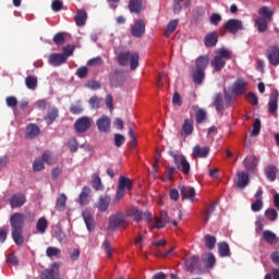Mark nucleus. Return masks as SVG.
<instances>
[{"instance_id":"13d9d810","label":"nucleus","mask_w":279,"mask_h":279,"mask_svg":"<svg viewBox=\"0 0 279 279\" xmlns=\"http://www.w3.org/2000/svg\"><path fill=\"white\" fill-rule=\"evenodd\" d=\"M70 112L72 114H82V112H84V108H82V105L77 102L76 105H72L70 107Z\"/></svg>"},{"instance_id":"4be33fe9","label":"nucleus","mask_w":279,"mask_h":279,"mask_svg":"<svg viewBox=\"0 0 279 279\" xmlns=\"http://www.w3.org/2000/svg\"><path fill=\"white\" fill-rule=\"evenodd\" d=\"M110 202H111L110 196L102 195L99 197L98 202L96 203V208H98L100 213H106V210L110 208Z\"/></svg>"},{"instance_id":"ddd939ff","label":"nucleus","mask_w":279,"mask_h":279,"mask_svg":"<svg viewBox=\"0 0 279 279\" xmlns=\"http://www.w3.org/2000/svg\"><path fill=\"white\" fill-rule=\"evenodd\" d=\"M25 202H27L25 194L16 193L11 196L10 206L11 208H21V206L25 205Z\"/></svg>"},{"instance_id":"0e129e2a","label":"nucleus","mask_w":279,"mask_h":279,"mask_svg":"<svg viewBox=\"0 0 279 279\" xmlns=\"http://www.w3.org/2000/svg\"><path fill=\"white\" fill-rule=\"evenodd\" d=\"M209 21H210L211 25L217 26V25H219V23H221V15L219 13H214L209 17Z\"/></svg>"},{"instance_id":"cd10ccee","label":"nucleus","mask_w":279,"mask_h":279,"mask_svg":"<svg viewBox=\"0 0 279 279\" xmlns=\"http://www.w3.org/2000/svg\"><path fill=\"white\" fill-rule=\"evenodd\" d=\"M269 23H271L270 21H267L266 19L264 17H257L255 20V26L257 28V32L259 34H263L265 32H267V28H269Z\"/></svg>"},{"instance_id":"4468645a","label":"nucleus","mask_w":279,"mask_h":279,"mask_svg":"<svg viewBox=\"0 0 279 279\" xmlns=\"http://www.w3.org/2000/svg\"><path fill=\"white\" fill-rule=\"evenodd\" d=\"M48 62L51 66H61V64H66V56L63 53H51L48 57Z\"/></svg>"},{"instance_id":"4c0bfd02","label":"nucleus","mask_w":279,"mask_h":279,"mask_svg":"<svg viewBox=\"0 0 279 279\" xmlns=\"http://www.w3.org/2000/svg\"><path fill=\"white\" fill-rule=\"evenodd\" d=\"M92 186L95 189V191H104V183H101V178H99V174L92 175Z\"/></svg>"},{"instance_id":"e433bc0d","label":"nucleus","mask_w":279,"mask_h":279,"mask_svg":"<svg viewBox=\"0 0 279 279\" xmlns=\"http://www.w3.org/2000/svg\"><path fill=\"white\" fill-rule=\"evenodd\" d=\"M49 226V222H47V218L41 217L38 219L36 223V229L39 231L40 234H45L47 232V228Z\"/></svg>"},{"instance_id":"37998d69","label":"nucleus","mask_w":279,"mask_h":279,"mask_svg":"<svg viewBox=\"0 0 279 279\" xmlns=\"http://www.w3.org/2000/svg\"><path fill=\"white\" fill-rule=\"evenodd\" d=\"M218 252L222 258H226V256H230V246L226 242H220L218 244Z\"/></svg>"},{"instance_id":"58836bf2","label":"nucleus","mask_w":279,"mask_h":279,"mask_svg":"<svg viewBox=\"0 0 279 279\" xmlns=\"http://www.w3.org/2000/svg\"><path fill=\"white\" fill-rule=\"evenodd\" d=\"M197 263H199V258L197 256H192L185 260V268L187 271H193L195 267H197Z\"/></svg>"},{"instance_id":"052dcab7","label":"nucleus","mask_w":279,"mask_h":279,"mask_svg":"<svg viewBox=\"0 0 279 279\" xmlns=\"http://www.w3.org/2000/svg\"><path fill=\"white\" fill-rule=\"evenodd\" d=\"M54 236L57 240H59L60 243H62V241L66 239V234L64 233V231H62L61 228L56 229Z\"/></svg>"},{"instance_id":"c9c22d12","label":"nucleus","mask_w":279,"mask_h":279,"mask_svg":"<svg viewBox=\"0 0 279 279\" xmlns=\"http://www.w3.org/2000/svg\"><path fill=\"white\" fill-rule=\"evenodd\" d=\"M178 25H179L178 20H172L168 23L165 29L166 38H169V36H171L175 32V29H178Z\"/></svg>"},{"instance_id":"6e6d98bb","label":"nucleus","mask_w":279,"mask_h":279,"mask_svg":"<svg viewBox=\"0 0 279 279\" xmlns=\"http://www.w3.org/2000/svg\"><path fill=\"white\" fill-rule=\"evenodd\" d=\"M204 263H205V266L210 268L215 265V263H217V259L215 258V255H213V253H208L206 255V258H204Z\"/></svg>"},{"instance_id":"1a4fd4ad","label":"nucleus","mask_w":279,"mask_h":279,"mask_svg":"<svg viewBox=\"0 0 279 279\" xmlns=\"http://www.w3.org/2000/svg\"><path fill=\"white\" fill-rule=\"evenodd\" d=\"M92 123L93 121L90 118L82 117L75 121L74 130H76L78 134H84V132H88V130H90Z\"/></svg>"},{"instance_id":"a878e982","label":"nucleus","mask_w":279,"mask_h":279,"mask_svg":"<svg viewBox=\"0 0 279 279\" xmlns=\"http://www.w3.org/2000/svg\"><path fill=\"white\" fill-rule=\"evenodd\" d=\"M74 21L77 27H84V25H86V21H88V13L84 10H78L74 16Z\"/></svg>"},{"instance_id":"603ef678","label":"nucleus","mask_w":279,"mask_h":279,"mask_svg":"<svg viewBox=\"0 0 279 279\" xmlns=\"http://www.w3.org/2000/svg\"><path fill=\"white\" fill-rule=\"evenodd\" d=\"M102 250L104 252H106L108 258H112V252H114V250L112 248V244H110L108 240L104 241Z\"/></svg>"},{"instance_id":"a211bd4d","label":"nucleus","mask_w":279,"mask_h":279,"mask_svg":"<svg viewBox=\"0 0 279 279\" xmlns=\"http://www.w3.org/2000/svg\"><path fill=\"white\" fill-rule=\"evenodd\" d=\"M278 90H275L270 94L269 102H268V112L272 116H276L278 112Z\"/></svg>"},{"instance_id":"e2e57ef3","label":"nucleus","mask_w":279,"mask_h":279,"mask_svg":"<svg viewBox=\"0 0 279 279\" xmlns=\"http://www.w3.org/2000/svg\"><path fill=\"white\" fill-rule=\"evenodd\" d=\"M76 75L81 80H84V77H86V75H88V68H86V66L78 68L76 71Z\"/></svg>"},{"instance_id":"79ce46f5","label":"nucleus","mask_w":279,"mask_h":279,"mask_svg":"<svg viewBox=\"0 0 279 279\" xmlns=\"http://www.w3.org/2000/svg\"><path fill=\"white\" fill-rule=\"evenodd\" d=\"M218 36L217 34L210 33L205 37V46L206 47H215L217 45Z\"/></svg>"},{"instance_id":"774afa93","label":"nucleus","mask_w":279,"mask_h":279,"mask_svg":"<svg viewBox=\"0 0 279 279\" xmlns=\"http://www.w3.org/2000/svg\"><path fill=\"white\" fill-rule=\"evenodd\" d=\"M53 43L56 45H62L64 43V34L59 33V34L54 35Z\"/></svg>"},{"instance_id":"c85d7f7f","label":"nucleus","mask_w":279,"mask_h":279,"mask_svg":"<svg viewBox=\"0 0 279 279\" xmlns=\"http://www.w3.org/2000/svg\"><path fill=\"white\" fill-rule=\"evenodd\" d=\"M90 203V187L84 186L80 194V204L82 206H86V204Z\"/></svg>"},{"instance_id":"a18cd8bd","label":"nucleus","mask_w":279,"mask_h":279,"mask_svg":"<svg viewBox=\"0 0 279 279\" xmlns=\"http://www.w3.org/2000/svg\"><path fill=\"white\" fill-rule=\"evenodd\" d=\"M26 88H29V90H36V87L38 86V78L36 76H27L25 80Z\"/></svg>"},{"instance_id":"9d476101","label":"nucleus","mask_w":279,"mask_h":279,"mask_svg":"<svg viewBox=\"0 0 279 279\" xmlns=\"http://www.w3.org/2000/svg\"><path fill=\"white\" fill-rule=\"evenodd\" d=\"M265 56L271 66L279 65V48H278V46L268 47Z\"/></svg>"},{"instance_id":"c756f323","label":"nucleus","mask_w":279,"mask_h":279,"mask_svg":"<svg viewBox=\"0 0 279 279\" xmlns=\"http://www.w3.org/2000/svg\"><path fill=\"white\" fill-rule=\"evenodd\" d=\"M263 239L269 244V245H276L278 243V236L274 233L271 230H265L263 232Z\"/></svg>"},{"instance_id":"09e8293b","label":"nucleus","mask_w":279,"mask_h":279,"mask_svg":"<svg viewBox=\"0 0 279 279\" xmlns=\"http://www.w3.org/2000/svg\"><path fill=\"white\" fill-rule=\"evenodd\" d=\"M62 254V251L56 246H49L46 250V255L48 258H53V256H60Z\"/></svg>"},{"instance_id":"b1692460","label":"nucleus","mask_w":279,"mask_h":279,"mask_svg":"<svg viewBox=\"0 0 279 279\" xmlns=\"http://www.w3.org/2000/svg\"><path fill=\"white\" fill-rule=\"evenodd\" d=\"M82 217L84 219L85 226L88 230V232H93L94 228H95V220L93 219V214H90V211L88 209H85L82 213Z\"/></svg>"},{"instance_id":"423d86ee","label":"nucleus","mask_w":279,"mask_h":279,"mask_svg":"<svg viewBox=\"0 0 279 279\" xmlns=\"http://www.w3.org/2000/svg\"><path fill=\"white\" fill-rule=\"evenodd\" d=\"M133 187H134V181H132L128 177H123V175L120 177L119 182H118V190H117L114 202H121V199H123V197H125V192L132 191Z\"/></svg>"},{"instance_id":"2f4dec72","label":"nucleus","mask_w":279,"mask_h":279,"mask_svg":"<svg viewBox=\"0 0 279 279\" xmlns=\"http://www.w3.org/2000/svg\"><path fill=\"white\" fill-rule=\"evenodd\" d=\"M209 59L206 56H201L196 59V71L206 72V68L208 66Z\"/></svg>"},{"instance_id":"39448f33","label":"nucleus","mask_w":279,"mask_h":279,"mask_svg":"<svg viewBox=\"0 0 279 279\" xmlns=\"http://www.w3.org/2000/svg\"><path fill=\"white\" fill-rule=\"evenodd\" d=\"M118 62L121 66H128L130 64L132 71L138 68V54L136 52H120L118 54Z\"/></svg>"},{"instance_id":"f257e3e1","label":"nucleus","mask_w":279,"mask_h":279,"mask_svg":"<svg viewBox=\"0 0 279 279\" xmlns=\"http://www.w3.org/2000/svg\"><path fill=\"white\" fill-rule=\"evenodd\" d=\"M131 216L133 217L134 221H137V223L144 219L150 230H160V228H165V220H162V218L153 216L149 211L143 214V211L133 208L131 210Z\"/></svg>"},{"instance_id":"9b49d317","label":"nucleus","mask_w":279,"mask_h":279,"mask_svg":"<svg viewBox=\"0 0 279 279\" xmlns=\"http://www.w3.org/2000/svg\"><path fill=\"white\" fill-rule=\"evenodd\" d=\"M41 279H60V263H52L49 269H46Z\"/></svg>"},{"instance_id":"ea45409f","label":"nucleus","mask_w":279,"mask_h":279,"mask_svg":"<svg viewBox=\"0 0 279 279\" xmlns=\"http://www.w3.org/2000/svg\"><path fill=\"white\" fill-rule=\"evenodd\" d=\"M204 241L205 247H207V250H215V245H217V238L210 234H206L204 236Z\"/></svg>"},{"instance_id":"473e14b6","label":"nucleus","mask_w":279,"mask_h":279,"mask_svg":"<svg viewBox=\"0 0 279 279\" xmlns=\"http://www.w3.org/2000/svg\"><path fill=\"white\" fill-rule=\"evenodd\" d=\"M66 208V194H60L59 197L57 198L56 203V210L58 213L64 211Z\"/></svg>"},{"instance_id":"69168bd1","label":"nucleus","mask_w":279,"mask_h":279,"mask_svg":"<svg viewBox=\"0 0 279 279\" xmlns=\"http://www.w3.org/2000/svg\"><path fill=\"white\" fill-rule=\"evenodd\" d=\"M68 147L70 151H77V147H80V144L77 143V140L72 138L68 143Z\"/></svg>"},{"instance_id":"6e6552de","label":"nucleus","mask_w":279,"mask_h":279,"mask_svg":"<svg viewBox=\"0 0 279 279\" xmlns=\"http://www.w3.org/2000/svg\"><path fill=\"white\" fill-rule=\"evenodd\" d=\"M171 156L174 160V165L177 166V168L180 169V171H182V173H184L185 175H189V173H191V163L189 162L186 157L184 155H177L174 153H171Z\"/></svg>"},{"instance_id":"7ed1b4c3","label":"nucleus","mask_w":279,"mask_h":279,"mask_svg":"<svg viewBox=\"0 0 279 279\" xmlns=\"http://www.w3.org/2000/svg\"><path fill=\"white\" fill-rule=\"evenodd\" d=\"M232 58L230 50L226 48H220L216 51L215 58L211 60L210 64L214 71H221L226 66V61Z\"/></svg>"},{"instance_id":"a19ab883","label":"nucleus","mask_w":279,"mask_h":279,"mask_svg":"<svg viewBox=\"0 0 279 279\" xmlns=\"http://www.w3.org/2000/svg\"><path fill=\"white\" fill-rule=\"evenodd\" d=\"M111 84L112 86H121L123 84V73L113 72V74L111 75Z\"/></svg>"},{"instance_id":"412c9836","label":"nucleus","mask_w":279,"mask_h":279,"mask_svg":"<svg viewBox=\"0 0 279 279\" xmlns=\"http://www.w3.org/2000/svg\"><path fill=\"white\" fill-rule=\"evenodd\" d=\"M181 196L183 199H190V202L193 204L195 202V189L191 186L182 185L180 187Z\"/></svg>"},{"instance_id":"dca6fc26","label":"nucleus","mask_w":279,"mask_h":279,"mask_svg":"<svg viewBox=\"0 0 279 279\" xmlns=\"http://www.w3.org/2000/svg\"><path fill=\"white\" fill-rule=\"evenodd\" d=\"M131 34L134 38H141L145 34V21L137 20L131 28Z\"/></svg>"},{"instance_id":"2eb2a0df","label":"nucleus","mask_w":279,"mask_h":279,"mask_svg":"<svg viewBox=\"0 0 279 279\" xmlns=\"http://www.w3.org/2000/svg\"><path fill=\"white\" fill-rule=\"evenodd\" d=\"M193 119H185L181 126L180 135L182 136V138H187V136H191V134H193Z\"/></svg>"},{"instance_id":"f3484780","label":"nucleus","mask_w":279,"mask_h":279,"mask_svg":"<svg viewBox=\"0 0 279 279\" xmlns=\"http://www.w3.org/2000/svg\"><path fill=\"white\" fill-rule=\"evenodd\" d=\"M125 221L123 213L116 214L109 218V230H117Z\"/></svg>"},{"instance_id":"680f3d73","label":"nucleus","mask_w":279,"mask_h":279,"mask_svg":"<svg viewBox=\"0 0 279 279\" xmlns=\"http://www.w3.org/2000/svg\"><path fill=\"white\" fill-rule=\"evenodd\" d=\"M62 0H53L51 3V9L53 12H60V10H62Z\"/></svg>"},{"instance_id":"49530a36","label":"nucleus","mask_w":279,"mask_h":279,"mask_svg":"<svg viewBox=\"0 0 279 279\" xmlns=\"http://www.w3.org/2000/svg\"><path fill=\"white\" fill-rule=\"evenodd\" d=\"M206 77V72L202 70H195L193 73V82L194 84H202Z\"/></svg>"},{"instance_id":"f03ea898","label":"nucleus","mask_w":279,"mask_h":279,"mask_svg":"<svg viewBox=\"0 0 279 279\" xmlns=\"http://www.w3.org/2000/svg\"><path fill=\"white\" fill-rule=\"evenodd\" d=\"M10 223L14 243L23 245V226H25V216L21 213H15L11 216Z\"/></svg>"},{"instance_id":"c03bdc74","label":"nucleus","mask_w":279,"mask_h":279,"mask_svg":"<svg viewBox=\"0 0 279 279\" xmlns=\"http://www.w3.org/2000/svg\"><path fill=\"white\" fill-rule=\"evenodd\" d=\"M193 110L196 111V123H204V121H206V110L197 108V107H193Z\"/></svg>"},{"instance_id":"bf43d9fd","label":"nucleus","mask_w":279,"mask_h":279,"mask_svg":"<svg viewBox=\"0 0 279 279\" xmlns=\"http://www.w3.org/2000/svg\"><path fill=\"white\" fill-rule=\"evenodd\" d=\"M251 208L254 213H258L263 209V199L258 198L252 203Z\"/></svg>"},{"instance_id":"72a5a7b5","label":"nucleus","mask_w":279,"mask_h":279,"mask_svg":"<svg viewBox=\"0 0 279 279\" xmlns=\"http://www.w3.org/2000/svg\"><path fill=\"white\" fill-rule=\"evenodd\" d=\"M213 106L216 108L217 112H223V97L221 94L214 96Z\"/></svg>"},{"instance_id":"0eeeda50","label":"nucleus","mask_w":279,"mask_h":279,"mask_svg":"<svg viewBox=\"0 0 279 279\" xmlns=\"http://www.w3.org/2000/svg\"><path fill=\"white\" fill-rule=\"evenodd\" d=\"M243 93H245V81L238 80L231 90L225 89V99L230 106L232 104V99H234L236 95H243Z\"/></svg>"},{"instance_id":"bb28decb","label":"nucleus","mask_w":279,"mask_h":279,"mask_svg":"<svg viewBox=\"0 0 279 279\" xmlns=\"http://www.w3.org/2000/svg\"><path fill=\"white\" fill-rule=\"evenodd\" d=\"M40 134V128L38 125L31 123L26 126L25 138H36Z\"/></svg>"},{"instance_id":"393cba45","label":"nucleus","mask_w":279,"mask_h":279,"mask_svg":"<svg viewBox=\"0 0 279 279\" xmlns=\"http://www.w3.org/2000/svg\"><path fill=\"white\" fill-rule=\"evenodd\" d=\"M96 125L99 132H110V118H108V116H102L97 120Z\"/></svg>"},{"instance_id":"7c9ffc66","label":"nucleus","mask_w":279,"mask_h":279,"mask_svg":"<svg viewBox=\"0 0 279 279\" xmlns=\"http://www.w3.org/2000/svg\"><path fill=\"white\" fill-rule=\"evenodd\" d=\"M129 10L132 13L138 14L143 11V0H131L129 2Z\"/></svg>"},{"instance_id":"5fc2aeb1","label":"nucleus","mask_w":279,"mask_h":279,"mask_svg":"<svg viewBox=\"0 0 279 279\" xmlns=\"http://www.w3.org/2000/svg\"><path fill=\"white\" fill-rule=\"evenodd\" d=\"M260 134V119H255L254 124H253V131L251 133L252 137L258 136Z\"/></svg>"},{"instance_id":"338daca9","label":"nucleus","mask_w":279,"mask_h":279,"mask_svg":"<svg viewBox=\"0 0 279 279\" xmlns=\"http://www.w3.org/2000/svg\"><path fill=\"white\" fill-rule=\"evenodd\" d=\"M125 143V137L122 134H116L114 135V145L118 147H121Z\"/></svg>"},{"instance_id":"de8ad7c7","label":"nucleus","mask_w":279,"mask_h":279,"mask_svg":"<svg viewBox=\"0 0 279 279\" xmlns=\"http://www.w3.org/2000/svg\"><path fill=\"white\" fill-rule=\"evenodd\" d=\"M56 119H58V109L52 108L48 111V116L45 118V121L48 125H51Z\"/></svg>"},{"instance_id":"864d4df0","label":"nucleus","mask_w":279,"mask_h":279,"mask_svg":"<svg viewBox=\"0 0 279 279\" xmlns=\"http://www.w3.org/2000/svg\"><path fill=\"white\" fill-rule=\"evenodd\" d=\"M246 100L253 106L256 107L258 106V96L254 94L253 92H250L246 94Z\"/></svg>"},{"instance_id":"5701e85b","label":"nucleus","mask_w":279,"mask_h":279,"mask_svg":"<svg viewBox=\"0 0 279 279\" xmlns=\"http://www.w3.org/2000/svg\"><path fill=\"white\" fill-rule=\"evenodd\" d=\"M264 173L269 182H275L278 177V167L275 165H268L265 167Z\"/></svg>"},{"instance_id":"20e7f679","label":"nucleus","mask_w":279,"mask_h":279,"mask_svg":"<svg viewBox=\"0 0 279 279\" xmlns=\"http://www.w3.org/2000/svg\"><path fill=\"white\" fill-rule=\"evenodd\" d=\"M58 159H56V156L51 154V151L46 150L40 157H37L33 162V171H43L45 169V162L46 165H56Z\"/></svg>"},{"instance_id":"4d7b16f0","label":"nucleus","mask_w":279,"mask_h":279,"mask_svg":"<svg viewBox=\"0 0 279 279\" xmlns=\"http://www.w3.org/2000/svg\"><path fill=\"white\" fill-rule=\"evenodd\" d=\"M89 106L95 110L99 109L101 106V98L94 96L89 99Z\"/></svg>"},{"instance_id":"f704fd0d","label":"nucleus","mask_w":279,"mask_h":279,"mask_svg":"<svg viewBox=\"0 0 279 279\" xmlns=\"http://www.w3.org/2000/svg\"><path fill=\"white\" fill-rule=\"evenodd\" d=\"M258 166V158L251 156L246 158V171L254 172Z\"/></svg>"},{"instance_id":"f8f14e48","label":"nucleus","mask_w":279,"mask_h":279,"mask_svg":"<svg viewBox=\"0 0 279 279\" xmlns=\"http://www.w3.org/2000/svg\"><path fill=\"white\" fill-rule=\"evenodd\" d=\"M223 27L230 34H236V32H241V29H243V22L231 19L223 24Z\"/></svg>"},{"instance_id":"6ab92c4d","label":"nucleus","mask_w":279,"mask_h":279,"mask_svg":"<svg viewBox=\"0 0 279 279\" xmlns=\"http://www.w3.org/2000/svg\"><path fill=\"white\" fill-rule=\"evenodd\" d=\"M274 14H276V9H269L267 5H264L258 10L259 19H264L268 22L274 20Z\"/></svg>"},{"instance_id":"8fccbe9b","label":"nucleus","mask_w":279,"mask_h":279,"mask_svg":"<svg viewBox=\"0 0 279 279\" xmlns=\"http://www.w3.org/2000/svg\"><path fill=\"white\" fill-rule=\"evenodd\" d=\"M236 189H245V171L238 172Z\"/></svg>"},{"instance_id":"3c124183","label":"nucleus","mask_w":279,"mask_h":279,"mask_svg":"<svg viewBox=\"0 0 279 279\" xmlns=\"http://www.w3.org/2000/svg\"><path fill=\"white\" fill-rule=\"evenodd\" d=\"M265 216L270 221H276L278 219V211L276 208H268L265 211Z\"/></svg>"},{"instance_id":"aec40b11","label":"nucleus","mask_w":279,"mask_h":279,"mask_svg":"<svg viewBox=\"0 0 279 279\" xmlns=\"http://www.w3.org/2000/svg\"><path fill=\"white\" fill-rule=\"evenodd\" d=\"M208 154H210V148L208 146H199L196 145L193 148L192 156L193 158H207Z\"/></svg>"}]
</instances>
